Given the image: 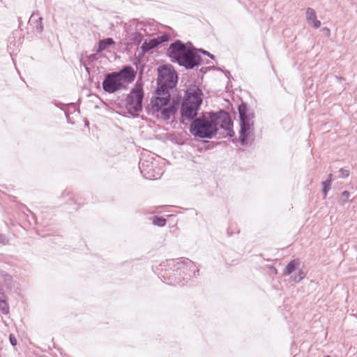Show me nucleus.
<instances>
[{
  "instance_id": "f257e3e1",
  "label": "nucleus",
  "mask_w": 357,
  "mask_h": 357,
  "mask_svg": "<svg viewBox=\"0 0 357 357\" xmlns=\"http://www.w3.org/2000/svg\"><path fill=\"white\" fill-rule=\"evenodd\" d=\"M157 87L155 96L151 98V114L164 121L170 119L178 108V100L171 102V91L176 88L178 75L171 65H164L158 68Z\"/></svg>"
},
{
  "instance_id": "f03ea898",
  "label": "nucleus",
  "mask_w": 357,
  "mask_h": 357,
  "mask_svg": "<svg viewBox=\"0 0 357 357\" xmlns=\"http://www.w3.org/2000/svg\"><path fill=\"white\" fill-rule=\"evenodd\" d=\"M167 54L172 62L186 69H192L202 62V57L197 52V49L188 47L179 40L170 44Z\"/></svg>"
},
{
  "instance_id": "7ed1b4c3",
  "label": "nucleus",
  "mask_w": 357,
  "mask_h": 357,
  "mask_svg": "<svg viewBox=\"0 0 357 357\" xmlns=\"http://www.w3.org/2000/svg\"><path fill=\"white\" fill-rule=\"evenodd\" d=\"M136 77V72L130 66H126L118 72L109 73L105 75L102 83L103 90L109 93L126 88Z\"/></svg>"
},
{
  "instance_id": "20e7f679",
  "label": "nucleus",
  "mask_w": 357,
  "mask_h": 357,
  "mask_svg": "<svg viewBox=\"0 0 357 357\" xmlns=\"http://www.w3.org/2000/svg\"><path fill=\"white\" fill-rule=\"evenodd\" d=\"M213 112H206L195 118L190 126V133L202 139H211L217 133Z\"/></svg>"
},
{
  "instance_id": "39448f33",
  "label": "nucleus",
  "mask_w": 357,
  "mask_h": 357,
  "mask_svg": "<svg viewBox=\"0 0 357 357\" xmlns=\"http://www.w3.org/2000/svg\"><path fill=\"white\" fill-rule=\"evenodd\" d=\"M202 90L195 85L187 89L181 107L183 118L192 121L197 118V112L202 103Z\"/></svg>"
},
{
  "instance_id": "423d86ee",
  "label": "nucleus",
  "mask_w": 357,
  "mask_h": 357,
  "mask_svg": "<svg viewBox=\"0 0 357 357\" xmlns=\"http://www.w3.org/2000/svg\"><path fill=\"white\" fill-rule=\"evenodd\" d=\"M167 266L169 267V269L163 270L160 273L161 278L164 282L171 285L180 284L181 282V275L185 274V271L188 268L192 266V262L189 260H178L174 259L167 260Z\"/></svg>"
},
{
  "instance_id": "0eeeda50",
  "label": "nucleus",
  "mask_w": 357,
  "mask_h": 357,
  "mask_svg": "<svg viewBox=\"0 0 357 357\" xmlns=\"http://www.w3.org/2000/svg\"><path fill=\"white\" fill-rule=\"evenodd\" d=\"M240 117V142L241 145L247 144L249 137L248 131L252 128L254 125V113L250 110L247 104L242 102L238 107Z\"/></svg>"
},
{
  "instance_id": "6e6552de",
  "label": "nucleus",
  "mask_w": 357,
  "mask_h": 357,
  "mask_svg": "<svg viewBox=\"0 0 357 357\" xmlns=\"http://www.w3.org/2000/svg\"><path fill=\"white\" fill-rule=\"evenodd\" d=\"M144 90L142 86L137 82L126 98V107L128 112L134 117L139 116L142 110Z\"/></svg>"
},
{
  "instance_id": "1a4fd4ad",
  "label": "nucleus",
  "mask_w": 357,
  "mask_h": 357,
  "mask_svg": "<svg viewBox=\"0 0 357 357\" xmlns=\"http://www.w3.org/2000/svg\"><path fill=\"white\" fill-rule=\"evenodd\" d=\"M139 168L143 177L146 179H158L162 175L161 169L153 162L144 160L139 163Z\"/></svg>"
},
{
  "instance_id": "9d476101",
  "label": "nucleus",
  "mask_w": 357,
  "mask_h": 357,
  "mask_svg": "<svg viewBox=\"0 0 357 357\" xmlns=\"http://www.w3.org/2000/svg\"><path fill=\"white\" fill-rule=\"evenodd\" d=\"M213 114L215 116V123L217 128L218 129V126H220L221 128L228 131V135L229 137H233L234 135V132L232 130L233 122L229 114L224 110L213 112Z\"/></svg>"
},
{
  "instance_id": "9b49d317",
  "label": "nucleus",
  "mask_w": 357,
  "mask_h": 357,
  "mask_svg": "<svg viewBox=\"0 0 357 357\" xmlns=\"http://www.w3.org/2000/svg\"><path fill=\"white\" fill-rule=\"evenodd\" d=\"M306 20L307 23L315 29L321 26V22L317 19L315 10L312 8H307L306 10Z\"/></svg>"
},
{
  "instance_id": "f8f14e48",
  "label": "nucleus",
  "mask_w": 357,
  "mask_h": 357,
  "mask_svg": "<svg viewBox=\"0 0 357 357\" xmlns=\"http://www.w3.org/2000/svg\"><path fill=\"white\" fill-rule=\"evenodd\" d=\"M42 21L43 17H38L34 13L31 15L29 19L30 24L33 26V30L38 33H40L43 31V25Z\"/></svg>"
},
{
  "instance_id": "ddd939ff",
  "label": "nucleus",
  "mask_w": 357,
  "mask_h": 357,
  "mask_svg": "<svg viewBox=\"0 0 357 357\" xmlns=\"http://www.w3.org/2000/svg\"><path fill=\"white\" fill-rule=\"evenodd\" d=\"M160 45V42H158L156 38H152L149 41H144L141 46V49L144 53L148 52L151 50L156 47Z\"/></svg>"
},
{
  "instance_id": "4468645a",
  "label": "nucleus",
  "mask_w": 357,
  "mask_h": 357,
  "mask_svg": "<svg viewBox=\"0 0 357 357\" xmlns=\"http://www.w3.org/2000/svg\"><path fill=\"white\" fill-rule=\"evenodd\" d=\"M114 44V41L112 38H107L100 40L98 42V47L96 50L97 53L101 52L105 50L107 47Z\"/></svg>"
},
{
  "instance_id": "2eb2a0df",
  "label": "nucleus",
  "mask_w": 357,
  "mask_h": 357,
  "mask_svg": "<svg viewBox=\"0 0 357 357\" xmlns=\"http://www.w3.org/2000/svg\"><path fill=\"white\" fill-rule=\"evenodd\" d=\"M129 38H130V40L132 43H135V44H139L143 39V35H142V33H141L139 32L135 31V32L131 33L130 34Z\"/></svg>"
},
{
  "instance_id": "dca6fc26",
  "label": "nucleus",
  "mask_w": 357,
  "mask_h": 357,
  "mask_svg": "<svg viewBox=\"0 0 357 357\" xmlns=\"http://www.w3.org/2000/svg\"><path fill=\"white\" fill-rule=\"evenodd\" d=\"M152 222L154 225L164 227L166 225L167 220L163 217L155 215L152 218Z\"/></svg>"
},
{
  "instance_id": "f3484780",
  "label": "nucleus",
  "mask_w": 357,
  "mask_h": 357,
  "mask_svg": "<svg viewBox=\"0 0 357 357\" xmlns=\"http://www.w3.org/2000/svg\"><path fill=\"white\" fill-rule=\"evenodd\" d=\"M296 269V264L295 261L292 260L285 267L284 269V275H288L292 273Z\"/></svg>"
},
{
  "instance_id": "a211bd4d",
  "label": "nucleus",
  "mask_w": 357,
  "mask_h": 357,
  "mask_svg": "<svg viewBox=\"0 0 357 357\" xmlns=\"http://www.w3.org/2000/svg\"><path fill=\"white\" fill-rule=\"evenodd\" d=\"M350 197V193L349 192L344 190L341 193L340 199H339V204L342 206L344 205L345 203L347 202L348 199Z\"/></svg>"
},
{
  "instance_id": "6ab92c4d",
  "label": "nucleus",
  "mask_w": 357,
  "mask_h": 357,
  "mask_svg": "<svg viewBox=\"0 0 357 357\" xmlns=\"http://www.w3.org/2000/svg\"><path fill=\"white\" fill-rule=\"evenodd\" d=\"M0 310L3 314H8L9 312L8 304L4 300H2V296L0 298Z\"/></svg>"
},
{
  "instance_id": "aec40b11",
  "label": "nucleus",
  "mask_w": 357,
  "mask_h": 357,
  "mask_svg": "<svg viewBox=\"0 0 357 357\" xmlns=\"http://www.w3.org/2000/svg\"><path fill=\"white\" fill-rule=\"evenodd\" d=\"M330 180H326L322 182V192L324 195V197H326L328 190L331 189Z\"/></svg>"
},
{
  "instance_id": "412c9836",
  "label": "nucleus",
  "mask_w": 357,
  "mask_h": 357,
  "mask_svg": "<svg viewBox=\"0 0 357 357\" xmlns=\"http://www.w3.org/2000/svg\"><path fill=\"white\" fill-rule=\"evenodd\" d=\"M339 177L342 178H345L349 176V171L346 169L341 168L339 172Z\"/></svg>"
},
{
  "instance_id": "4be33fe9",
  "label": "nucleus",
  "mask_w": 357,
  "mask_h": 357,
  "mask_svg": "<svg viewBox=\"0 0 357 357\" xmlns=\"http://www.w3.org/2000/svg\"><path fill=\"white\" fill-rule=\"evenodd\" d=\"M304 273L302 271H298V275H296L294 276H291V279L295 282H300L303 278H304Z\"/></svg>"
},
{
  "instance_id": "5701e85b",
  "label": "nucleus",
  "mask_w": 357,
  "mask_h": 357,
  "mask_svg": "<svg viewBox=\"0 0 357 357\" xmlns=\"http://www.w3.org/2000/svg\"><path fill=\"white\" fill-rule=\"evenodd\" d=\"M156 40H158V42H160V45L161 43L169 40V36H167V34H164L160 37L157 38Z\"/></svg>"
},
{
  "instance_id": "b1692460",
  "label": "nucleus",
  "mask_w": 357,
  "mask_h": 357,
  "mask_svg": "<svg viewBox=\"0 0 357 357\" xmlns=\"http://www.w3.org/2000/svg\"><path fill=\"white\" fill-rule=\"evenodd\" d=\"M8 241L7 238L4 235L0 234V244L6 245L8 243Z\"/></svg>"
},
{
  "instance_id": "393cba45",
  "label": "nucleus",
  "mask_w": 357,
  "mask_h": 357,
  "mask_svg": "<svg viewBox=\"0 0 357 357\" xmlns=\"http://www.w3.org/2000/svg\"><path fill=\"white\" fill-rule=\"evenodd\" d=\"M9 340H10V344L13 346H15L17 344V340H16L15 337L13 335H10Z\"/></svg>"
},
{
  "instance_id": "a878e982",
  "label": "nucleus",
  "mask_w": 357,
  "mask_h": 357,
  "mask_svg": "<svg viewBox=\"0 0 357 357\" xmlns=\"http://www.w3.org/2000/svg\"><path fill=\"white\" fill-rule=\"evenodd\" d=\"M197 52H202L203 54H205V55H209V52L208 51H206V50H204L202 49H197Z\"/></svg>"
},
{
  "instance_id": "bb28decb",
  "label": "nucleus",
  "mask_w": 357,
  "mask_h": 357,
  "mask_svg": "<svg viewBox=\"0 0 357 357\" xmlns=\"http://www.w3.org/2000/svg\"><path fill=\"white\" fill-rule=\"evenodd\" d=\"M332 176L333 175L331 174H330L328 175V178L326 179V180H330V184H331V182H332Z\"/></svg>"
},
{
  "instance_id": "cd10ccee",
  "label": "nucleus",
  "mask_w": 357,
  "mask_h": 357,
  "mask_svg": "<svg viewBox=\"0 0 357 357\" xmlns=\"http://www.w3.org/2000/svg\"><path fill=\"white\" fill-rule=\"evenodd\" d=\"M207 56H209L211 59H214V55L211 54L210 52H209V55H207Z\"/></svg>"
},
{
  "instance_id": "c85d7f7f",
  "label": "nucleus",
  "mask_w": 357,
  "mask_h": 357,
  "mask_svg": "<svg viewBox=\"0 0 357 357\" xmlns=\"http://www.w3.org/2000/svg\"><path fill=\"white\" fill-rule=\"evenodd\" d=\"M324 30H325V32H328L329 33V29H328L324 28Z\"/></svg>"
},
{
  "instance_id": "c756f323",
  "label": "nucleus",
  "mask_w": 357,
  "mask_h": 357,
  "mask_svg": "<svg viewBox=\"0 0 357 357\" xmlns=\"http://www.w3.org/2000/svg\"><path fill=\"white\" fill-rule=\"evenodd\" d=\"M324 30H325V32H328L329 33V29H328L324 28Z\"/></svg>"
},
{
  "instance_id": "7c9ffc66",
  "label": "nucleus",
  "mask_w": 357,
  "mask_h": 357,
  "mask_svg": "<svg viewBox=\"0 0 357 357\" xmlns=\"http://www.w3.org/2000/svg\"><path fill=\"white\" fill-rule=\"evenodd\" d=\"M324 357H330L329 356H324Z\"/></svg>"
}]
</instances>
